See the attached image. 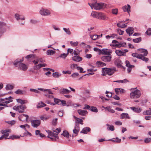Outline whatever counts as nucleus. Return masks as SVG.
I'll return each instance as SVG.
<instances>
[{"label": "nucleus", "mask_w": 151, "mask_h": 151, "mask_svg": "<svg viewBox=\"0 0 151 151\" xmlns=\"http://www.w3.org/2000/svg\"><path fill=\"white\" fill-rule=\"evenodd\" d=\"M80 127L78 123L76 122L74 128L73 130V133L75 134V136L78 135V132L79 131Z\"/></svg>", "instance_id": "obj_12"}, {"label": "nucleus", "mask_w": 151, "mask_h": 151, "mask_svg": "<svg viewBox=\"0 0 151 151\" xmlns=\"http://www.w3.org/2000/svg\"><path fill=\"white\" fill-rule=\"evenodd\" d=\"M146 33L147 35H151V29H149L146 32Z\"/></svg>", "instance_id": "obj_61"}, {"label": "nucleus", "mask_w": 151, "mask_h": 151, "mask_svg": "<svg viewBox=\"0 0 151 151\" xmlns=\"http://www.w3.org/2000/svg\"><path fill=\"white\" fill-rule=\"evenodd\" d=\"M70 92V91L66 88H63L59 90V93L60 94H68Z\"/></svg>", "instance_id": "obj_18"}, {"label": "nucleus", "mask_w": 151, "mask_h": 151, "mask_svg": "<svg viewBox=\"0 0 151 151\" xmlns=\"http://www.w3.org/2000/svg\"><path fill=\"white\" fill-rule=\"evenodd\" d=\"M96 65L98 67L103 66L106 65V64L100 61H98L96 63Z\"/></svg>", "instance_id": "obj_32"}, {"label": "nucleus", "mask_w": 151, "mask_h": 151, "mask_svg": "<svg viewBox=\"0 0 151 151\" xmlns=\"http://www.w3.org/2000/svg\"><path fill=\"white\" fill-rule=\"evenodd\" d=\"M54 101L55 103L56 104H57L59 105H60V103H61V100L59 99L56 98H54Z\"/></svg>", "instance_id": "obj_45"}, {"label": "nucleus", "mask_w": 151, "mask_h": 151, "mask_svg": "<svg viewBox=\"0 0 151 151\" xmlns=\"http://www.w3.org/2000/svg\"><path fill=\"white\" fill-rule=\"evenodd\" d=\"M97 19H99L105 20L108 19L106 14L101 12H99Z\"/></svg>", "instance_id": "obj_13"}, {"label": "nucleus", "mask_w": 151, "mask_h": 151, "mask_svg": "<svg viewBox=\"0 0 151 151\" xmlns=\"http://www.w3.org/2000/svg\"><path fill=\"white\" fill-rule=\"evenodd\" d=\"M122 9L124 12H127L129 14V13L131 11V6L127 4V6L125 5L123 6L122 7Z\"/></svg>", "instance_id": "obj_16"}, {"label": "nucleus", "mask_w": 151, "mask_h": 151, "mask_svg": "<svg viewBox=\"0 0 151 151\" xmlns=\"http://www.w3.org/2000/svg\"><path fill=\"white\" fill-rule=\"evenodd\" d=\"M46 105L43 103V102H41L39 103L37 106V108H41L42 107L46 106Z\"/></svg>", "instance_id": "obj_31"}, {"label": "nucleus", "mask_w": 151, "mask_h": 151, "mask_svg": "<svg viewBox=\"0 0 151 151\" xmlns=\"http://www.w3.org/2000/svg\"><path fill=\"white\" fill-rule=\"evenodd\" d=\"M98 13V12L93 11L91 13V15L93 18H97Z\"/></svg>", "instance_id": "obj_33"}, {"label": "nucleus", "mask_w": 151, "mask_h": 151, "mask_svg": "<svg viewBox=\"0 0 151 151\" xmlns=\"http://www.w3.org/2000/svg\"><path fill=\"white\" fill-rule=\"evenodd\" d=\"M126 31L127 33L129 35V36H130L134 33V29L133 27H129Z\"/></svg>", "instance_id": "obj_17"}, {"label": "nucleus", "mask_w": 151, "mask_h": 151, "mask_svg": "<svg viewBox=\"0 0 151 151\" xmlns=\"http://www.w3.org/2000/svg\"><path fill=\"white\" fill-rule=\"evenodd\" d=\"M14 88V86L10 84H7L6 86V89L7 90H11Z\"/></svg>", "instance_id": "obj_35"}, {"label": "nucleus", "mask_w": 151, "mask_h": 151, "mask_svg": "<svg viewBox=\"0 0 151 151\" xmlns=\"http://www.w3.org/2000/svg\"><path fill=\"white\" fill-rule=\"evenodd\" d=\"M141 95V93L140 90L136 89L130 93V97L131 99H137L139 98Z\"/></svg>", "instance_id": "obj_4"}, {"label": "nucleus", "mask_w": 151, "mask_h": 151, "mask_svg": "<svg viewBox=\"0 0 151 151\" xmlns=\"http://www.w3.org/2000/svg\"><path fill=\"white\" fill-rule=\"evenodd\" d=\"M133 41L135 43H138L141 41V38L139 37L136 39H133Z\"/></svg>", "instance_id": "obj_46"}, {"label": "nucleus", "mask_w": 151, "mask_h": 151, "mask_svg": "<svg viewBox=\"0 0 151 151\" xmlns=\"http://www.w3.org/2000/svg\"><path fill=\"white\" fill-rule=\"evenodd\" d=\"M29 117L28 115L26 114H22L19 117V119L23 122H27Z\"/></svg>", "instance_id": "obj_14"}, {"label": "nucleus", "mask_w": 151, "mask_h": 151, "mask_svg": "<svg viewBox=\"0 0 151 151\" xmlns=\"http://www.w3.org/2000/svg\"><path fill=\"white\" fill-rule=\"evenodd\" d=\"M132 55L133 57H136L139 59L140 54H138L136 53H133L132 54Z\"/></svg>", "instance_id": "obj_55"}, {"label": "nucleus", "mask_w": 151, "mask_h": 151, "mask_svg": "<svg viewBox=\"0 0 151 151\" xmlns=\"http://www.w3.org/2000/svg\"><path fill=\"white\" fill-rule=\"evenodd\" d=\"M117 32L119 35H123L124 33V31L121 30V29H117Z\"/></svg>", "instance_id": "obj_51"}, {"label": "nucleus", "mask_w": 151, "mask_h": 151, "mask_svg": "<svg viewBox=\"0 0 151 151\" xmlns=\"http://www.w3.org/2000/svg\"><path fill=\"white\" fill-rule=\"evenodd\" d=\"M53 132H56L57 133H58L61 131V129L60 128H58L56 129L55 130H53Z\"/></svg>", "instance_id": "obj_59"}, {"label": "nucleus", "mask_w": 151, "mask_h": 151, "mask_svg": "<svg viewBox=\"0 0 151 151\" xmlns=\"http://www.w3.org/2000/svg\"><path fill=\"white\" fill-rule=\"evenodd\" d=\"M52 75L55 78H59L61 76V74H59L58 73L56 72L53 73Z\"/></svg>", "instance_id": "obj_41"}, {"label": "nucleus", "mask_w": 151, "mask_h": 151, "mask_svg": "<svg viewBox=\"0 0 151 151\" xmlns=\"http://www.w3.org/2000/svg\"><path fill=\"white\" fill-rule=\"evenodd\" d=\"M120 118L121 119H128L130 118L128 114L127 113H122L120 116Z\"/></svg>", "instance_id": "obj_19"}, {"label": "nucleus", "mask_w": 151, "mask_h": 151, "mask_svg": "<svg viewBox=\"0 0 151 151\" xmlns=\"http://www.w3.org/2000/svg\"><path fill=\"white\" fill-rule=\"evenodd\" d=\"M26 108V106L24 105H16L13 107V109L17 111L20 113L24 112Z\"/></svg>", "instance_id": "obj_6"}, {"label": "nucleus", "mask_w": 151, "mask_h": 151, "mask_svg": "<svg viewBox=\"0 0 151 151\" xmlns=\"http://www.w3.org/2000/svg\"><path fill=\"white\" fill-rule=\"evenodd\" d=\"M115 64L119 68L122 66L121 62V60L118 59H116L115 61Z\"/></svg>", "instance_id": "obj_26"}, {"label": "nucleus", "mask_w": 151, "mask_h": 151, "mask_svg": "<svg viewBox=\"0 0 151 151\" xmlns=\"http://www.w3.org/2000/svg\"><path fill=\"white\" fill-rule=\"evenodd\" d=\"M23 91L20 89H18L15 92V93L17 94H21L23 93Z\"/></svg>", "instance_id": "obj_50"}, {"label": "nucleus", "mask_w": 151, "mask_h": 151, "mask_svg": "<svg viewBox=\"0 0 151 151\" xmlns=\"http://www.w3.org/2000/svg\"><path fill=\"white\" fill-rule=\"evenodd\" d=\"M17 102L20 103L21 105H23L24 104H26L27 103V101L25 100H22L20 99H16Z\"/></svg>", "instance_id": "obj_30"}, {"label": "nucleus", "mask_w": 151, "mask_h": 151, "mask_svg": "<svg viewBox=\"0 0 151 151\" xmlns=\"http://www.w3.org/2000/svg\"><path fill=\"white\" fill-rule=\"evenodd\" d=\"M49 136H50L51 137H55L57 139H58L59 138L57 134H55L54 132H51L50 133V134L49 135Z\"/></svg>", "instance_id": "obj_36"}, {"label": "nucleus", "mask_w": 151, "mask_h": 151, "mask_svg": "<svg viewBox=\"0 0 151 151\" xmlns=\"http://www.w3.org/2000/svg\"><path fill=\"white\" fill-rule=\"evenodd\" d=\"M91 111L94 112H97L98 111V110L97 109V108L94 106H91L90 110Z\"/></svg>", "instance_id": "obj_44"}, {"label": "nucleus", "mask_w": 151, "mask_h": 151, "mask_svg": "<svg viewBox=\"0 0 151 151\" xmlns=\"http://www.w3.org/2000/svg\"><path fill=\"white\" fill-rule=\"evenodd\" d=\"M112 12L113 14L116 15L118 13V9H112Z\"/></svg>", "instance_id": "obj_54"}, {"label": "nucleus", "mask_w": 151, "mask_h": 151, "mask_svg": "<svg viewBox=\"0 0 151 151\" xmlns=\"http://www.w3.org/2000/svg\"><path fill=\"white\" fill-rule=\"evenodd\" d=\"M49 118V116H41L40 117V119L41 120L43 121L46 120L47 119H48Z\"/></svg>", "instance_id": "obj_43"}, {"label": "nucleus", "mask_w": 151, "mask_h": 151, "mask_svg": "<svg viewBox=\"0 0 151 151\" xmlns=\"http://www.w3.org/2000/svg\"><path fill=\"white\" fill-rule=\"evenodd\" d=\"M78 113L80 115L84 116L88 113L86 111L83 110L82 109H78L77 111Z\"/></svg>", "instance_id": "obj_20"}, {"label": "nucleus", "mask_w": 151, "mask_h": 151, "mask_svg": "<svg viewBox=\"0 0 151 151\" xmlns=\"http://www.w3.org/2000/svg\"><path fill=\"white\" fill-rule=\"evenodd\" d=\"M41 68V67L40 65V64H39L34 66V67L33 68L35 70H37L40 69Z\"/></svg>", "instance_id": "obj_49"}, {"label": "nucleus", "mask_w": 151, "mask_h": 151, "mask_svg": "<svg viewBox=\"0 0 151 151\" xmlns=\"http://www.w3.org/2000/svg\"><path fill=\"white\" fill-rule=\"evenodd\" d=\"M114 139H110L109 140H111L113 142H117V143H120L121 142V139H119L118 137H116V138H114Z\"/></svg>", "instance_id": "obj_38"}, {"label": "nucleus", "mask_w": 151, "mask_h": 151, "mask_svg": "<svg viewBox=\"0 0 151 151\" xmlns=\"http://www.w3.org/2000/svg\"><path fill=\"white\" fill-rule=\"evenodd\" d=\"M40 121L38 120H34L31 121L32 126L34 127H37L40 125Z\"/></svg>", "instance_id": "obj_11"}, {"label": "nucleus", "mask_w": 151, "mask_h": 151, "mask_svg": "<svg viewBox=\"0 0 151 151\" xmlns=\"http://www.w3.org/2000/svg\"><path fill=\"white\" fill-rule=\"evenodd\" d=\"M130 108L132 110L136 113H139L141 111V109L139 108L131 107H130Z\"/></svg>", "instance_id": "obj_28"}, {"label": "nucleus", "mask_w": 151, "mask_h": 151, "mask_svg": "<svg viewBox=\"0 0 151 151\" xmlns=\"http://www.w3.org/2000/svg\"><path fill=\"white\" fill-rule=\"evenodd\" d=\"M79 75V73H73L71 76L73 78H76Z\"/></svg>", "instance_id": "obj_63"}, {"label": "nucleus", "mask_w": 151, "mask_h": 151, "mask_svg": "<svg viewBox=\"0 0 151 151\" xmlns=\"http://www.w3.org/2000/svg\"><path fill=\"white\" fill-rule=\"evenodd\" d=\"M115 91L117 94H119V93H124L125 92V91L124 89L121 88H116L115 89Z\"/></svg>", "instance_id": "obj_23"}, {"label": "nucleus", "mask_w": 151, "mask_h": 151, "mask_svg": "<svg viewBox=\"0 0 151 151\" xmlns=\"http://www.w3.org/2000/svg\"><path fill=\"white\" fill-rule=\"evenodd\" d=\"M6 122L8 124L13 125L15 124L16 122L14 120H12L11 121H7Z\"/></svg>", "instance_id": "obj_57"}, {"label": "nucleus", "mask_w": 151, "mask_h": 151, "mask_svg": "<svg viewBox=\"0 0 151 151\" xmlns=\"http://www.w3.org/2000/svg\"><path fill=\"white\" fill-rule=\"evenodd\" d=\"M10 129H5V130H1V132L2 134L6 133L7 132H10Z\"/></svg>", "instance_id": "obj_52"}, {"label": "nucleus", "mask_w": 151, "mask_h": 151, "mask_svg": "<svg viewBox=\"0 0 151 151\" xmlns=\"http://www.w3.org/2000/svg\"><path fill=\"white\" fill-rule=\"evenodd\" d=\"M144 141L145 143H149L151 141V138H147L145 139Z\"/></svg>", "instance_id": "obj_60"}, {"label": "nucleus", "mask_w": 151, "mask_h": 151, "mask_svg": "<svg viewBox=\"0 0 151 151\" xmlns=\"http://www.w3.org/2000/svg\"><path fill=\"white\" fill-rule=\"evenodd\" d=\"M137 50L140 51V53H144V54H140V56L139 58V59H141L143 61L146 62L147 61L149 60L148 58L145 57L148 54L147 50H146L142 49H139Z\"/></svg>", "instance_id": "obj_3"}, {"label": "nucleus", "mask_w": 151, "mask_h": 151, "mask_svg": "<svg viewBox=\"0 0 151 151\" xmlns=\"http://www.w3.org/2000/svg\"><path fill=\"white\" fill-rule=\"evenodd\" d=\"M38 90H40L43 92H45L46 93L49 94H52L53 93L50 89H45L42 88H38Z\"/></svg>", "instance_id": "obj_24"}, {"label": "nucleus", "mask_w": 151, "mask_h": 151, "mask_svg": "<svg viewBox=\"0 0 151 151\" xmlns=\"http://www.w3.org/2000/svg\"><path fill=\"white\" fill-rule=\"evenodd\" d=\"M63 29L67 35H70L71 34V32L70 31V29L69 28H63Z\"/></svg>", "instance_id": "obj_40"}, {"label": "nucleus", "mask_w": 151, "mask_h": 151, "mask_svg": "<svg viewBox=\"0 0 151 151\" xmlns=\"http://www.w3.org/2000/svg\"><path fill=\"white\" fill-rule=\"evenodd\" d=\"M61 135H63L64 137H66L67 138H69V134L68 132L66 130H64L63 132V133L61 134Z\"/></svg>", "instance_id": "obj_27"}, {"label": "nucleus", "mask_w": 151, "mask_h": 151, "mask_svg": "<svg viewBox=\"0 0 151 151\" xmlns=\"http://www.w3.org/2000/svg\"><path fill=\"white\" fill-rule=\"evenodd\" d=\"M76 68L78 70H80V73H83V69L82 68L79 66L77 67Z\"/></svg>", "instance_id": "obj_62"}, {"label": "nucleus", "mask_w": 151, "mask_h": 151, "mask_svg": "<svg viewBox=\"0 0 151 151\" xmlns=\"http://www.w3.org/2000/svg\"><path fill=\"white\" fill-rule=\"evenodd\" d=\"M112 52V51L111 50L103 49L100 52V54L105 55H111Z\"/></svg>", "instance_id": "obj_9"}, {"label": "nucleus", "mask_w": 151, "mask_h": 151, "mask_svg": "<svg viewBox=\"0 0 151 151\" xmlns=\"http://www.w3.org/2000/svg\"><path fill=\"white\" fill-rule=\"evenodd\" d=\"M103 107L105 109L107 110L108 111L111 113H114L115 112L114 110L112 109L111 107L108 106L106 107H104L103 106Z\"/></svg>", "instance_id": "obj_34"}, {"label": "nucleus", "mask_w": 151, "mask_h": 151, "mask_svg": "<svg viewBox=\"0 0 151 151\" xmlns=\"http://www.w3.org/2000/svg\"><path fill=\"white\" fill-rule=\"evenodd\" d=\"M117 25L118 27H120L122 28H125L127 26V25L126 24H124L122 25H121L119 23H118Z\"/></svg>", "instance_id": "obj_47"}, {"label": "nucleus", "mask_w": 151, "mask_h": 151, "mask_svg": "<svg viewBox=\"0 0 151 151\" xmlns=\"http://www.w3.org/2000/svg\"><path fill=\"white\" fill-rule=\"evenodd\" d=\"M106 126L107 127V129L108 130L113 131L114 130V127L113 125H110L108 124H107Z\"/></svg>", "instance_id": "obj_37"}, {"label": "nucleus", "mask_w": 151, "mask_h": 151, "mask_svg": "<svg viewBox=\"0 0 151 151\" xmlns=\"http://www.w3.org/2000/svg\"><path fill=\"white\" fill-rule=\"evenodd\" d=\"M124 52L123 51L121 50H116L115 53L118 56H124Z\"/></svg>", "instance_id": "obj_25"}, {"label": "nucleus", "mask_w": 151, "mask_h": 151, "mask_svg": "<svg viewBox=\"0 0 151 151\" xmlns=\"http://www.w3.org/2000/svg\"><path fill=\"white\" fill-rule=\"evenodd\" d=\"M98 37V35H93L91 36V39L94 40H95L97 39Z\"/></svg>", "instance_id": "obj_58"}, {"label": "nucleus", "mask_w": 151, "mask_h": 151, "mask_svg": "<svg viewBox=\"0 0 151 151\" xmlns=\"http://www.w3.org/2000/svg\"><path fill=\"white\" fill-rule=\"evenodd\" d=\"M126 66L128 67H134V66L133 65H130L129 63V62L127 60L126 61Z\"/></svg>", "instance_id": "obj_53"}, {"label": "nucleus", "mask_w": 151, "mask_h": 151, "mask_svg": "<svg viewBox=\"0 0 151 151\" xmlns=\"http://www.w3.org/2000/svg\"><path fill=\"white\" fill-rule=\"evenodd\" d=\"M14 17L17 20H24L25 19V17L23 15H20L17 13L15 14Z\"/></svg>", "instance_id": "obj_15"}, {"label": "nucleus", "mask_w": 151, "mask_h": 151, "mask_svg": "<svg viewBox=\"0 0 151 151\" xmlns=\"http://www.w3.org/2000/svg\"><path fill=\"white\" fill-rule=\"evenodd\" d=\"M116 71V69L115 67L111 68H102V75L105 76L107 74L108 75L111 76Z\"/></svg>", "instance_id": "obj_2"}, {"label": "nucleus", "mask_w": 151, "mask_h": 151, "mask_svg": "<svg viewBox=\"0 0 151 151\" xmlns=\"http://www.w3.org/2000/svg\"><path fill=\"white\" fill-rule=\"evenodd\" d=\"M23 61V58L22 59H17L14 61L13 64L16 67H18V69L25 71L27 70L28 66L25 64L22 63Z\"/></svg>", "instance_id": "obj_1"}, {"label": "nucleus", "mask_w": 151, "mask_h": 151, "mask_svg": "<svg viewBox=\"0 0 151 151\" xmlns=\"http://www.w3.org/2000/svg\"><path fill=\"white\" fill-rule=\"evenodd\" d=\"M68 55V53L65 54L64 53L61 54L59 57V58H62L63 59H65L66 58Z\"/></svg>", "instance_id": "obj_42"}, {"label": "nucleus", "mask_w": 151, "mask_h": 151, "mask_svg": "<svg viewBox=\"0 0 151 151\" xmlns=\"http://www.w3.org/2000/svg\"><path fill=\"white\" fill-rule=\"evenodd\" d=\"M82 58L79 56H76L72 58V60L76 62H79L82 60Z\"/></svg>", "instance_id": "obj_21"}, {"label": "nucleus", "mask_w": 151, "mask_h": 151, "mask_svg": "<svg viewBox=\"0 0 151 151\" xmlns=\"http://www.w3.org/2000/svg\"><path fill=\"white\" fill-rule=\"evenodd\" d=\"M12 98L11 96H9L8 98H6L4 99H1L0 101L2 102L3 103L2 104H6V106L7 104L12 101Z\"/></svg>", "instance_id": "obj_7"}, {"label": "nucleus", "mask_w": 151, "mask_h": 151, "mask_svg": "<svg viewBox=\"0 0 151 151\" xmlns=\"http://www.w3.org/2000/svg\"><path fill=\"white\" fill-rule=\"evenodd\" d=\"M70 43L71 45L74 46H77L78 44V42H73L72 41H70Z\"/></svg>", "instance_id": "obj_56"}, {"label": "nucleus", "mask_w": 151, "mask_h": 151, "mask_svg": "<svg viewBox=\"0 0 151 151\" xmlns=\"http://www.w3.org/2000/svg\"><path fill=\"white\" fill-rule=\"evenodd\" d=\"M94 1V9L96 10H99L103 9L106 6V4L104 3H97L96 0Z\"/></svg>", "instance_id": "obj_5"}, {"label": "nucleus", "mask_w": 151, "mask_h": 151, "mask_svg": "<svg viewBox=\"0 0 151 151\" xmlns=\"http://www.w3.org/2000/svg\"><path fill=\"white\" fill-rule=\"evenodd\" d=\"M143 114L144 115H151V110L149 109L146 111H144L143 112Z\"/></svg>", "instance_id": "obj_48"}, {"label": "nucleus", "mask_w": 151, "mask_h": 151, "mask_svg": "<svg viewBox=\"0 0 151 151\" xmlns=\"http://www.w3.org/2000/svg\"><path fill=\"white\" fill-rule=\"evenodd\" d=\"M55 53V51L51 50H48L46 51V54L47 55H52Z\"/></svg>", "instance_id": "obj_29"}, {"label": "nucleus", "mask_w": 151, "mask_h": 151, "mask_svg": "<svg viewBox=\"0 0 151 151\" xmlns=\"http://www.w3.org/2000/svg\"><path fill=\"white\" fill-rule=\"evenodd\" d=\"M91 130L90 128L87 127L83 128L82 130L80 132L81 133H83L84 134H87L88 132H89Z\"/></svg>", "instance_id": "obj_22"}, {"label": "nucleus", "mask_w": 151, "mask_h": 151, "mask_svg": "<svg viewBox=\"0 0 151 151\" xmlns=\"http://www.w3.org/2000/svg\"><path fill=\"white\" fill-rule=\"evenodd\" d=\"M93 50L94 51L96 52H99L100 54V52H101V50L99 49L98 47H94L93 48Z\"/></svg>", "instance_id": "obj_64"}, {"label": "nucleus", "mask_w": 151, "mask_h": 151, "mask_svg": "<svg viewBox=\"0 0 151 151\" xmlns=\"http://www.w3.org/2000/svg\"><path fill=\"white\" fill-rule=\"evenodd\" d=\"M40 13L41 15L44 16H48L50 14V11L45 9H41L40 11Z\"/></svg>", "instance_id": "obj_10"}, {"label": "nucleus", "mask_w": 151, "mask_h": 151, "mask_svg": "<svg viewBox=\"0 0 151 151\" xmlns=\"http://www.w3.org/2000/svg\"><path fill=\"white\" fill-rule=\"evenodd\" d=\"M73 117L77 121L78 123H80L81 124H83V121L82 119H79V118H78L75 116H73Z\"/></svg>", "instance_id": "obj_39"}, {"label": "nucleus", "mask_w": 151, "mask_h": 151, "mask_svg": "<svg viewBox=\"0 0 151 151\" xmlns=\"http://www.w3.org/2000/svg\"><path fill=\"white\" fill-rule=\"evenodd\" d=\"M112 58L111 55H104L101 57V60L105 62H110L111 61Z\"/></svg>", "instance_id": "obj_8"}]
</instances>
